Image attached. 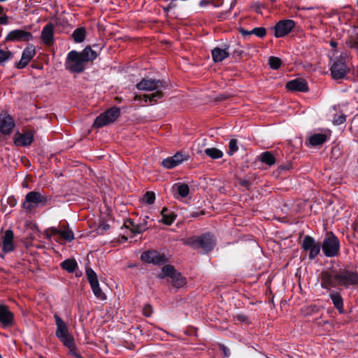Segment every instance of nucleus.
Here are the masks:
<instances>
[{"label":"nucleus","instance_id":"f257e3e1","mask_svg":"<svg viewBox=\"0 0 358 358\" xmlns=\"http://www.w3.org/2000/svg\"><path fill=\"white\" fill-rule=\"evenodd\" d=\"M358 283V274L345 269L324 271L321 275V286L330 290L338 286L348 287Z\"/></svg>","mask_w":358,"mask_h":358},{"label":"nucleus","instance_id":"f03ea898","mask_svg":"<svg viewBox=\"0 0 358 358\" xmlns=\"http://www.w3.org/2000/svg\"><path fill=\"white\" fill-rule=\"evenodd\" d=\"M136 87L139 90L155 91V92L150 95H143V96H136L135 99H143L145 102L148 101L152 103L157 99L162 97V90L166 87L165 84L160 80L143 79L136 85Z\"/></svg>","mask_w":358,"mask_h":358},{"label":"nucleus","instance_id":"7ed1b4c3","mask_svg":"<svg viewBox=\"0 0 358 358\" xmlns=\"http://www.w3.org/2000/svg\"><path fill=\"white\" fill-rule=\"evenodd\" d=\"M54 317L55 319V323L57 326V329L55 332L57 337L64 343L65 346H66L70 350V351L74 356L78 358H82L75 351L74 340L71 336V334L69 333V331L65 322L57 315H55Z\"/></svg>","mask_w":358,"mask_h":358},{"label":"nucleus","instance_id":"20e7f679","mask_svg":"<svg viewBox=\"0 0 358 358\" xmlns=\"http://www.w3.org/2000/svg\"><path fill=\"white\" fill-rule=\"evenodd\" d=\"M321 248L326 257H334L339 253L340 241L333 233L329 232L326 234Z\"/></svg>","mask_w":358,"mask_h":358},{"label":"nucleus","instance_id":"39448f33","mask_svg":"<svg viewBox=\"0 0 358 358\" xmlns=\"http://www.w3.org/2000/svg\"><path fill=\"white\" fill-rule=\"evenodd\" d=\"M48 201V197L41 192L31 191L29 192L22 203V207L29 211L39 206H45Z\"/></svg>","mask_w":358,"mask_h":358},{"label":"nucleus","instance_id":"423d86ee","mask_svg":"<svg viewBox=\"0 0 358 358\" xmlns=\"http://www.w3.org/2000/svg\"><path fill=\"white\" fill-rule=\"evenodd\" d=\"M85 62L78 55V52L73 50L67 56L66 66L67 69L73 73H81L85 69Z\"/></svg>","mask_w":358,"mask_h":358},{"label":"nucleus","instance_id":"0eeeda50","mask_svg":"<svg viewBox=\"0 0 358 358\" xmlns=\"http://www.w3.org/2000/svg\"><path fill=\"white\" fill-rule=\"evenodd\" d=\"M187 243L194 248H200L205 251H209L214 248L215 241L213 236L208 233L198 237L196 239L189 240Z\"/></svg>","mask_w":358,"mask_h":358},{"label":"nucleus","instance_id":"6e6552de","mask_svg":"<svg viewBox=\"0 0 358 358\" xmlns=\"http://www.w3.org/2000/svg\"><path fill=\"white\" fill-rule=\"evenodd\" d=\"M120 114V110L117 108H112L108 110L106 112L101 114L98 116L93 126L96 128H100L104 127L108 124H110L116 120Z\"/></svg>","mask_w":358,"mask_h":358},{"label":"nucleus","instance_id":"1a4fd4ad","mask_svg":"<svg viewBox=\"0 0 358 358\" xmlns=\"http://www.w3.org/2000/svg\"><path fill=\"white\" fill-rule=\"evenodd\" d=\"M301 248L306 251H309L308 257L310 259H315L320 252L321 244L317 243L313 238L306 236L302 242Z\"/></svg>","mask_w":358,"mask_h":358},{"label":"nucleus","instance_id":"9d476101","mask_svg":"<svg viewBox=\"0 0 358 358\" xmlns=\"http://www.w3.org/2000/svg\"><path fill=\"white\" fill-rule=\"evenodd\" d=\"M330 71L333 78L338 80L343 78L346 76L349 68L342 58H338L332 64Z\"/></svg>","mask_w":358,"mask_h":358},{"label":"nucleus","instance_id":"9b49d317","mask_svg":"<svg viewBox=\"0 0 358 358\" xmlns=\"http://www.w3.org/2000/svg\"><path fill=\"white\" fill-rule=\"evenodd\" d=\"M32 39V34L24 29L13 30L10 31L6 37V41L11 42H27Z\"/></svg>","mask_w":358,"mask_h":358},{"label":"nucleus","instance_id":"f8f14e48","mask_svg":"<svg viewBox=\"0 0 358 358\" xmlns=\"http://www.w3.org/2000/svg\"><path fill=\"white\" fill-rule=\"evenodd\" d=\"M295 26L294 21L292 20H283L279 21L275 26L274 35L277 38H280L288 34Z\"/></svg>","mask_w":358,"mask_h":358},{"label":"nucleus","instance_id":"ddd939ff","mask_svg":"<svg viewBox=\"0 0 358 358\" xmlns=\"http://www.w3.org/2000/svg\"><path fill=\"white\" fill-rule=\"evenodd\" d=\"M141 259L146 263L154 264H162L164 262V256L161 255L155 250L146 251L141 254Z\"/></svg>","mask_w":358,"mask_h":358},{"label":"nucleus","instance_id":"4468645a","mask_svg":"<svg viewBox=\"0 0 358 358\" xmlns=\"http://www.w3.org/2000/svg\"><path fill=\"white\" fill-rule=\"evenodd\" d=\"M34 133L33 131H28L24 133L15 134L14 143L17 146H28L34 141Z\"/></svg>","mask_w":358,"mask_h":358},{"label":"nucleus","instance_id":"2eb2a0df","mask_svg":"<svg viewBox=\"0 0 358 358\" xmlns=\"http://www.w3.org/2000/svg\"><path fill=\"white\" fill-rule=\"evenodd\" d=\"M14 126V121L10 115L7 113L0 114V131L2 134H10Z\"/></svg>","mask_w":358,"mask_h":358},{"label":"nucleus","instance_id":"dca6fc26","mask_svg":"<svg viewBox=\"0 0 358 358\" xmlns=\"http://www.w3.org/2000/svg\"><path fill=\"white\" fill-rule=\"evenodd\" d=\"M0 324L3 327L12 326L14 324L13 314L8 306L0 304Z\"/></svg>","mask_w":358,"mask_h":358},{"label":"nucleus","instance_id":"f3484780","mask_svg":"<svg viewBox=\"0 0 358 358\" xmlns=\"http://www.w3.org/2000/svg\"><path fill=\"white\" fill-rule=\"evenodd\" d=\"M36 54L35 48L33 45L27 46L22 52L21 59L17 63L16 67L17 69L24 68Z\"/></svg>","mask_w":358,"mask_h":358},{"label":"nucleus","instance_id":"a211bd4d","mask_svg":"<svg viewBox=\"0 0 358 358\" xmlns=\"http://www.w3.org/2000/svg\"><path fill=\"white\" fill-rule=\"evenodd\" d=\"M187 159V156L183 155L181 152H177L173 156L164 159L162 162V165L166 169H173Z\"/></svg>","mask_w":358,"mask_h":358},{"label":"nucleus","instance_id":"6ab92c4d","mask_svg":"<svg viewBox=\"0 0 358 358\" xmlns=\"http://www.w3.org/2000/svg\"><path fill=\"white\" fill-rule=\"evenodd\" d=\"M286 87L292 92H306L308 90V83L303 78H295L287 82Z\"/></svg>","mask_w":358,"mask_h":358},{"label":"nucleus","instance_id":"aec40b11","mask_svg":"<svg viewBox=\"0 0 358 358\" xmlns=\"http://www.w3.org/2000/svg\"><path fill=\"white\" fill-rule=\"evenodd\" d=\"M41 38L43 43L48 46H50L54 43V27L52 24H47L42 29Z\"/></svg>","mask_w":358,"mask_h":358},{"label":"nucleus","instance_id":"412c9836","mask_svg":"<svg viewBox=\"0 0 358 358\" xmlns=\"http://www.w3.org/2000/svg\"><path fill=\"white\" fill-rule=\"evenodd\" d=\"M13 238V231L11 229L6 230L2 236L3 250L4 252L7 253L14 250Z\"/></svg>","mask_w":358,"mask_h":358},{"label":"nucleus","instance_id":"4be33fe9","mask_svg":"<svg viewBox=\"0 0 358 358\" xmlns=\"http://www.w3.org/2000/svg\"><path fill=\"white\" fill-rule=\"evenodd\" d=\"M171 192L175 198H185L189 193V187L187 184L178 182L172 186Z\"/></svg>","mask_w":358,"mask_h":358},{"label":"nucleus","instance_id":"5701e85b","mask_svg":"<svg viewBox=\"0 0 358 358\" xmlns=\"http://www.w3.org/2000/svg\"><path fill=\"white\" fill-rule=\"evenodd\" d=\"M212 57L215 62H221L229 56V46L224 48H215L211 51Z\"/></svg>","mask_w":358,"mask_h":358},{"label":"nucleus","instance_id":"b1692460","mask_svg":"<svg viewBox=\"0 0 358 358\" xmlns=\"http://www.w3.org/2000/svg\"><path fill=\"white\" fill-rule=\"evenodd\" d=\"M162 220L160 222L166 225H171L175 221L176 215L166 208H163L161 211Z\"/></svg>","mask_w":358,"mask_h":358},{"label":"nucleus","instance_id":"393cba45","mask_svg":"<svg viewBox=\"0 0 358 358\" xmlns=\"http://www.w3.org/2000/svg\"><path fill=\"white\" fill-rule=\"evenodd\" d=\"M329 138L326 134H314L309 137V143L312 146L320 145L324 143Z\"/></svg>","mask_w":358,"mask_h":358},{"label":"nucleus","instance_id":"a878e982","mask_svg":"<svg viewBox=\"0 0 358 358\" xmlns=\"http://www.w3.org/2000/svg\"><path fill=\"white\" fill-rule=\"evenodd\" d=\"M78 55H80L85 62L93 61L97 57L96 52L92 50L90 47L85 48L81 52H78Z\"/></svg>","mask_w":358,"mask_h":358},{"label":"nucleus","instance_id":"bb28decb","mask_svg":"<svg viewBox=\"0 0 358 358\" xmlns=\"http://www.w3.org/2000/svg\"><path fill=\"white\" fill-rule=\"evenodd\" d=\"M329 296L335 308H336L340 313H342L343 311V301L340 294L336 292H332L330 293Z\"/></svg>","mask_w":358,"mask_h":358},{"label":"nucleus","instance_id":"cd10ccee","mask_svg":"<svg viewBox=\"0 0 358 358\" xmlns=\"http://www.w3.org/2000/svg\"><path fill=\"white\" fill-rule=\"evenodd\" d=\"M260 160L269 166H273L275 163V158L270 152H264L262 153L260 155Z\"/></svg>","mask_w":358,"mask_h":358},{"label":"nucleus","instance_id":"c85d7f7f","mask_svg":"<svg viewBox=\"0 0 358 358\" xmlns=\"http://www.w3.org/2000/svg\"><path fill=\"white\" fill-rule=\"evenodd\" d=\"M61 266L63 269L69 273H73L76 270L78 264L75 260L69 259L62 262Z\"/></svg>","mask_w":358,"mask_h":358},{"label":"nucleus","instance_id":"c756f323","mask_svg":"<svg viewBox=\"0 0 358 358\" xmlns=\"http://www.w3.org/2000/svg\"><path fill=\"white\" fill-rule=\"evenodd\" d=\"M204 153L213 159H220L223 156V152L215 148H206L204 150Z\"/></svg>","mask_w":358,"mask_h":358},{"label":"nucleus","instance_id":"7c9ffc66","mask_svg":"<svg viewBox=\"0 0 358 358\" xmlns=\"http://www.w3.org/2000/svg\"><path fill=\"white\" fill-rule=\"evenodd\" d=\"M171 283L174 287L180 288L186 284V279L183 278L180 274L176 273L171 278Z\"/></svg>","mask_w":358,"mask_h":358},{"label":"nucleus","instance_id":"2f4dec72","mask_svg":"<svg viewBox=\"0 0 358 358\" xmlns=\"http://www.w3.org/2000/svg\"><path fill=\"white\" fill-rule=\"evenodd\" d=\"M85 29L83 27L76 29L73 33V38L76 43H81L85 38Z\"/></svg>","mask_w":358,"mask_h":358},{"label":"nucleus","instance_id":"473e14b6","mask_svg":"<svg viewBox=\"0 0 358 358\" xmlns=\"http://www.w3.org/2000/svg\"><path fill=\"white\" fill-rule=\"evenodd\" d=\"M176 273V272L173 266L171 265H166L162 268V272L159 275V277L160 278H164L167 276L172 278L173 275H174Z\"/></svg>","mask_w":358,"mask_h":358},{"label":"nucleus","instance_id":"72a5a7b5","mask_svg":"<svg viewBox=\"0 0 358 358\" xmlns=\"http://www.w3.org/2000/svg\"><path fill=\"white\" fill-rule=\"evenodd\" d=\"M92 292L96 297L99 299H105L106 296L100 288L99 282L90 285Z\"/></svg>","mask_w":358,"mask_h":358},{"label":"nucleus","instance_id":"f704fd0d","mask_svg":"<svg viewBox=\"0 0 358 358\" xmlns=\"http://www.w3.org/2000/svg\"><path fill=\"white\" fill-rule=\"evenodd\" d=\"M13 57V53L10 50L0 49V64L10 59Z\"/></svg>","mask_w":358,"mask_h":358},{"label":"nucleus","instance_id":"c9c22d12","mask_svg":"<svg viewBox=\"0 0 358 358\" xmlns=\"http://www.w3.org/2000/svg\"><path fill=\"white\" fill-rule=\"evenodd\" d=\"M86 275L90 285L99 282L96 273L91 268H86Z\"/></svg>","mask_w":358,"mask_h":358},{"label":"nucleus","instance_id":"e433bc0d","mask_svg":"<svg viewBox=\"0 0 358 358\" xmlns=\"http://www.w3.org/2000/svg\"><path fill=\"white\" fill-rule=\"evenodd\" d=\"M59 236L63 239L70 242L74 238L73 233L71 230H60Z\"/></svg>","mask_w":358,"mask_h":358},{"label":"nucleus","instance_id":"4c0bfd02","mask_svg":"<svg viewBox=\"0 0 358 358\" xmlns=\"http://www.w3.org/2000/svg\"><path fill=\"white\" fill-rule=\"evenodd\" d=\"M270 67L273 69H278L281 66V60L276 57H270L268 59Z\"/></svg>","mask_w":358,"mask_h":358},{"label":"nucleus","instance_id":"58836bf2","mask_svg":"<svg viewBox=\"0 0 358 358\" xmlns=\"http://www.w3.org/2000/svg\"><path fill=\"white\" fill-rule=\"evenodd\" d=\"M147 220H144L143 223H141L133 227L132 231L136 234H140L148 229Z\"/></svg>","mask_w":358,"mask_h":358},{"label":"nucleus","instance_id":"ea45409f","mask_svg":"<svg viewBox=\"0 0 358 358\" xmlns=\"http://www.w3.org/2000/svg\"><path fill=\"white\" fill-rule=\"evenodd\" d=\"M348 45L352 48L358 47V33L353 31L350 36V40L348 42Z\"/></svg>","mask_w":358,"mask_h":358},{"label":"nucleus","instance_id":"a19ab883","mask_svg":"<svg viewBox=\"0 0 358 358\" xmlns=\"http://www.w3.org/2000/svg\"><path fill=\"white\" fill-rule=\"evenodd\" d=\"M144 201L147 204H152L155 201V194L153 192H147L143 197Z\"/></svg>","mask_w":358,"mask_h":358},{"label":"nucleus","instance_id":"79ce46f5","mask_svg":"<svg viewBox=\"0 0 358 358\" xmlns=\"http://www.w3.org/2000/svg\"><path fill=\"white\" fill-rule=\"evenodd\" d=\"M237 141L236 139H231L229 143V155H234L238 150Z\"/></svg>","mask_w":358,"mask_h":358},{"label":"nucleus","instance_id":"37998d69","mask_svg":"<svg viewBox=\"0 0 358 358\" xmlns=\"http://www.w3.org/2000/svg\"><path fill=\"white\" fill-rule=\"evenodd\" d=\"M250 33H252V34H255L256 36L262 38L266 35V31L263 27H257L252 29Z\"/></svg>","mask_w":358,"mask_h":358},{"label":"nucleus","instance_id":"c03bdc74","mask_svg":"<svg viewBox=\"0 0 358 358\" xmlns=\"http://www.w3.org/2000/svg\"><path fill=\"white\" fill-rule=\"evenodd\" d=\"M346 116L343 114L336 115L333 119V123L336 125H339L345 122Z\"/></svg>","mask_w":358,"mask_h":358},{"label":"nucleus","instance_id":"a18cd8bd","mask_svg":"<svg viewBox=\"0 0 358 358\" xmlns=\"http://www.w3.org/2000/svg\"><path fill=\"white\" fill-rule=\"evenodd\" d=\"M59 232H60L59 229H57L55 227H50V228L47 229L45 231V234L48 238H50L52 236L59 234Z\"/></svg>","mask_w":358,"mask_h":358},{"label":"nucleus","instance_id":"49530a36","mask_svg":"<svg viewBox=\"0 0 358 358\" xmlns=\"http://www.w3.org/2000/svg\"><path fill=\"white\" fill-rule=\"evenodd\" d=\"M152 313V307L150 304H146L143 308V314L145 317L151 316Z\"/></svg>","mask_w":358,"mask_h":358},{"label":"nucleus","instance_id":"de8ad7c7","mask_svg":"<svg viewBox=\"0 0 358 358\" xmlns=\"http://www.w3.org/2000/svg\"><path fill=\"white\" fill-rule=\"evenodd\" d=\"M178 0H171L170 3L167 5L166 10H171L177 7Z\"/></svg>","mask_w":358,"mask_h":358},{"label":"nucleus","instance_id":"09e8293b","mask_svg":"<svg viewBox=\"0 0 358 358\" xmlns=\"http://www.w3.org/2000/svg\"><path fill=\"white\" fill-rule=\"evenodd\" d=\"M8 23V17L7 16L0 17V24H7Z\"/></svg>","mask_w":358,"mask_h":358},{"label":"nucleus","instance_id":"8fccbe9b","mask_svg":"<svg viewBox=\"0 0 358 358\" xmlns=\"http://www.w3.org/2000/svg\"><path fill=\"white\" fill-rule=\"evenodd\" d=\"M210 3L209 0H201L199 2V6L201 7H206Z\"/></svg>","mask_w":358,"mask_h":358},{"label":"nucleus","instance_id":"3c124183","mask_svg":"<svg viewBox=\"0 0 358 358\" xmlns=\"http://www.w3.org/2000/svg\"><path fill=\"white\" fill-rule=\"evenodd\" d=\"M221 349H222V350L223 351L224 354L226 356H227V357H228V356H229V355H230V352H229V350L227 348H226V347H225V346H224V345H222V346H221Z\"/></svg>","mask_w":358,"mask_h":358},{"label":"nucleus","instance_id":"603ef678","mask_svg":"<svg viewBox=\"0 0 358 358\" xmlns=\"http://www.w3.org/2000/svg\"><path fill=\"white\" fill-rule=\"evenodd\" d=\"M241 33L243 34V35H250V34H252V33H250V31H246V30H244V29H241Z\"/></svg>","mask_w":358,"mask_h":358},{"label":"nucleus","instance_id":"864d4df0","mask_svg":"<svg viewBox=\"0 0 358 358\" xmlns=\"http://www.w3.org/2000/svg\"><path fill=\"white\" fill-rule=\"evenodd\" d=\"M236 3V0H232V2L231 3V6L229 10L234 7V6Z\"/></svg>","mask_w":358,"mask_h":358},{"label":"nucleus","instance_id":"5fc2aeb1","mask_svg":"<svg viewBox=\"0 0 358 358\" xmlns=\"http://www.w3.org/2000/svg\"><path fill=\"white\" fill-rule=\"evenodd\" d=\"M219 18H220V20H222L224 19V14H221L220 16H219Z\"/></svg>","mask_w":358,"mask_h":358},{"label":"nucleus","instance_id":"6e6d98bb","mask_svg":"<svg viewBox=\"0 0 358 358\" xmlns=\"http://www.w3.org/2000/svg\"><path fill=\"white\" fill-rule=\"evenodd\" d=\"M331 46L334 47V46H336V42L331 41Z\"/></svg>","mask_w":358,"mask_h":358},{"label":"nucleus","instance_id":"4d7b16f0","mask_svg":"<svg viewBox=\"0 0 358 358\" xmlns=\"http://www.w3.org/2000/svg\"><path fill=\"white\" fill-rule=\"evenodd\" d=\"M3 12V8L2 7L0 6V14H1V13Z\"/></svg>","mask_w":358,"mask_h":358},{"label":"nucleus","instance_id":"13d9d810","mask_svg":"<svg viewBox=\"0 0 358 358\" xmlns=\"http://www.w3.org/2000/svg\"><path fill=\"white\" fill-rule=\"evenodd\" d=\"M240 319L243 320L244 316H242L241 317H240Z\"/></svg>","mask_w":358,"mask_h":358},{"label":"nucleus","instance_id":"bf43d9fd","mask_svg":"<svg viewBox=\"0 0 358 358\" xmlns=\"http://www.w3.org/2000/svg\"><path fill=\"white\" fill-rule=\"evenodd\" d=\"M6 0H0V2L6 1Z\"/></svg>","mask_w":358,"mask_h":358},{"label":"nucleus","instance_id":"052dcab7","mask_svg":"<svg viewBox=\"0 0 358 358\" xmlns=\"http://www.w3.org/2000/svg\"><path fill=\"white\" fill-rule=\"evenodd\" d=\"M357 4H358V0H357Z\"/></svg>","mask_w":358,"mask_h":358}]
</instances>
